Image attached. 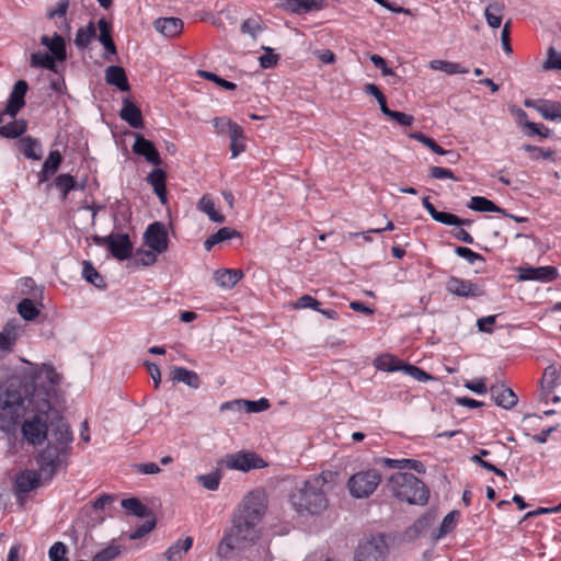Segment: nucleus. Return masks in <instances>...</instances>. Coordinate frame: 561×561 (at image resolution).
Listing matches in <instances>:
<instances>
[{
    "label": "nucleus",
    "mask_w": 561,
    "mask_h": 561,
    "mask_svg": "<svg viewBox=\"0 0 561 561\" xmlns=\"http://www.w3.org/2000/svg\"><path fill=\"white\" fill-rule=\"evenodd\" d=\"M62 375L49 364H28L23 378L13 377L0 385V430L10 432L20 419L22 437L33 446L47 442L39 451V476L50 480L66 461L73 440L65 419L50 417L51 400L57 397Z\"/></svg>",
    "instance_id": "obj_1"
},
{
    "label": "nucleus",
    "mask_w": 561,
    "mask_h": 561,
    "mask_svg": "<svg viewBox=\"0 0 561 561\" xmlns=\"http://www.w3.org/2000/svg\"><path fill=\"white\" fill-rule=\"evenodd\" d=\"M267 506L266 494L263 490L249 492L232 519V526L218 546V553L227 557L234 549H242L259 538L257 526Z\"/></svg>",
    "instance_id": "obj_2"
},
{
    "label": "nucleus",
    "mask_w": 561,
    "mask_h": 561,
    "mask_svg": "<svg viewBox=\"0 0 561 561\" xmlns=\"http://www.w3.org/2000/svg\"><path fill=\"white\" fill-rule=\"evenodd\" d=\"M335 477V472L323 471L297 484L289 495L291 507L301 516H314L325 512L329 507L325 486Z\"/></svg>",
    "instance_id": "obj_3"
},
{
    "label": "nucleus",
    "mask_w": 561,
    "mask_h": 561,
    "mask_svg": "<svg viewBox=\"0 0 561 561\" xmlns=\"http://www.w3.org/2000/svg\"><path fill=\"white\" fill-rule=\"evenodd\" d=\"M386 488L394 497L409 504L424 505L430 495L426 485L414 474L407 472L392 474L388 479Z\"/></svg>",
    "instance_id": "obj_4"
},
{
    "label": "nucleus",
    "mask_w": 561,
    "mask_h": 561,
    "mask_svg": "<svg viewBox=\"0 0 561 561\" xmlns=\"http://www.w3.org/2000/svg\"><path fill=\"white\" fill-rule=\"evenodd\" d=\"M381 482L377 470L359 471L351 476L347 481L350 494L355 499H366L371 495Z\"/></svg>",
    "instance_id": "obj_5"
},
{
    "label": "nucleus",
    "mask_w": 561,
    "mask_h": 561,
    "mask_svg": "<svg viewBox=\"0 0 561 561\" xmlns=\"http://www.w3.org/2000/svg\"><path fill=\"white\" fill-rule=\"evenodd\" d=\"M219 465L231 470L249 471L266 467L263 458L251 451H239L226 455Z\"/></svg>",
    "instance_id": "obj_6"
},
{
    "label": "nucleus",
    "mask_w": 561,
    "mask_h": 561,
    "mask_svg": "<svg viewBox=\"0 0 561 561\" xmlns=\"http://www.w3.org/2000/svg\"><path fill=\"white\" fill-rule=\"evenodd\" d=\"M387 545L381 537L359 542L355 550L354 561H385Z\"/></svg>",
    "instance_id": "obj_7"
},
{
    "label": "nucleus",
    "mask_w": 561,
    "mask_h": 561,
    "mask_svg": "<svg viewBox=\"0 0 561 561\" xmlns=\"http://www.w3.org/2000/svg\"><path fill=\"white\" fill-rule=\"evenodd\" d=\"M144 239L146 245L157 253H163L168 250V231L165 225L160 221H154L148 226L144 233Z\"/></svg>",
    "instance_id": "obj_8"
},
{
    "label": "nucleus",
    "mask_w": 561,
    "mask_h": 561,
    "mask_svg": "<svg viewBox=\"0 0 561 561\" xmlns=\"http://www.w3.org/2000/svg\"><path fill=\"white\" fill-rule=\"evenodd\" d=\"M28 85L24 80H19L14 83L13 89L10 93L7 106L1 113L3 115H9L11 117H15V115L24 107L25 105V94L27 92Z\"/></svg>",
    "instance_id": "obj_9"
},
{
    "label": "nucleus",
    "mask_w": 561,
    "mask_h": 561,
    "mask_svg": "<svg viewBox=\"0 0 561 561\" xmlns=\"http://www.w3.org/2000/svg\"><path fill=\"white\" fill-rule=\"evenodd\" d=\"M558 276V272L553 266H539V267H519L518 280H537L548 283Z\"/></svg>",
    "instance_id": "obj_10"
},
{
    "label": "nucleus",
    "mask_w": 561,
    "mask_h": 561,
    "mask_svg": "<svg viewBox=\"0 0 561 561\" xmlns=\"http://www.w3.org/2000/svg\"><path fill=\"white\" fill-rule=\"evenodd\" d=\"M107 249L115 259L124 261L131 255L133 244L127 234L112 233L110 234Z\"/></svg>",
    "instance_id": "obj_11"
},
{
    "label": "nucleus",
    "mask_w": 561,
    "mask_h": 561,
    "mask_svg": "<svg viewBox=\"0 0 561 561\" xmlns=\"http://www.w3.org/2000/svg\"><path fill=\"white\" fill-rule=\"evenodd\" d=\"M422 204L432 216V218L440 224L448 226H470L472 224L470 219H462L454 214L436 210L434 205L430 202L428 197H424L422 199Z\"/></svg>",
    "instance_id": "obj_12"
},
{
    "label": "nucleus",
    "mask_w": 561,
    "mask_h": 561,
    "mask_svg": "<svg viewBox=\"0 0 561 561\" xmlns=\"http://www.w3.org/2000/svg\"><path fill=\"white\" fill-rule=\"evenodd\" d=\"M135 137L136 140L133 145V151L136 154L144 156L146 160L153 165H160L162 161L153 144L144 138L140 134H136Z\"/></svg>",
    "instance_id": "obj_13"
},
{
    "label": "nucleus",
    "mask_w": 561,
    "mask_h": 561,
    "mask_svg": "<svg viewBox=\"0 0 561 561\" xmlns=\"http://www.w3.org/2000/svg\"><path fill=\"white\" fill-rule=\"evenodd\" d=\"M446 289L459 297H477L480 295L477 285L458 277H450L446 283Z\"/></svg>",
    "instance_id": "obj_14"
},
{
    "label": "nucleus",
    "mask_w": 561,
    "mask_h": 561,
    "mask_svg": "<svg viewBox=\"0 0 561 561\" xmlns=\"http://www.w3.org/2000/svg\"><path fill=\"white\" fill-rule=\"evenodd\" d=\"M169 377L174 383H184L193 389H198L201 387L202 380L199 376L193 371L188 370L185 367L173 366L170 369Z\"/></svg>",
    "instance_id": "obj_15"
},
{
    "label": "nucleus",
    "mask_w": 561,
    "mask_h": 561,
    "mask_svg": "<svg viewBox=\"0 0 561 561\" xmlns=\"http://www.w3.org/2000/svg\"><path fill=\"white\" fill-rule=\"evenodd\" d=\"M153 26L163 36L175 37L182 33L184 23L179 18H159L153 22Z\"/></svg>",
    "instance_id": "obj_16"
},
{
    "label": "nucleus",
    "mask_w": 561,
    "mask_h": 561,
    "mask_svg": "<svg viewBox=\"0 0 561 561\" xmlns=\"http://www.w3.org/2000/svg\"><path fill=\"white\" fill-rule=\"evenodd\" d=\"M242 277V271L237 268H224L214 273L217 285L226 290L232 289Z\"/></svg>",
    "instance_id": "obj_17"
},
{
    "label": "nucleus",
    "mask_w": 561,
    "mask_h": 561,
    "mask_svg": "<svg viewBox=\"0 0 561 561\" xmlns=\"http://www.w3.org/2000/svg\"><path fill=\"white\" fill-rule=\"evenodd\" d=\"M491 394L495 403L504 409H511L517 403V397L510 388L501 386H492Z\"/></svg>",
    "instance_id": "obj_18"
},
{
    "label": "nucleus",
    "mask_w": 561,
    "mask_h": 561,
    "mask_svg": "<svg viewBox=\"0 0 561 561\" xmlns=\"http://www.w3.org/2000/svg\"><path fill=\"white\" fill-rule=\"evenodd\" d=\"M119 115L122 119L127 122L134 128H141L144 126L140 110L128 99L124 100Z\"/></svg>",
    "instance_id": "obj_19"
},
{
    "label": "nucleus",
    "mask_w": 561,
    "mask_h": 561,
    "mask_svg": "<svg viewBox=\"0 0 561 561\" xmlns=\"http://www.w3.org/2000/svg\"><path fill=\"white\" fill-rule=\"evenodd\" d=\"M41 44L46 46L49 51L53 54L55 59L59 61H64L67 57L66 46L64 38L55 34L53 37H48L47 35H43L41 37Z\"/></svg>",
    "instance_id": "obj_20"
},
{
    "label": "nucleus",
    "mask_w": 561,
    "mask_h": 561,
    "mask_svg": "<svg viewBox=\"0 0 561 561\" xmlns=\"http://www.w3.org/2000/svg\"><path fill=\"white\" fill-rule=\"evenodd\" d=\"M105 81L111 85L117 87L122 91L129 90L126 72L121 66L107 67L105 70Z\"/></svg>",
    "instance_id": "obj_21"
},
{
    "label": "nucleus",
    "mask_w": 561,
    "mask_h": 561,
    "mask_svg": "<svg viewBox=\"0 0 561 561\" xmlns=\"http://www.w3.org/2000/svg\"><path fill=\"white\" fill-rule=\"evenodd\" d=\"M19 336V324L15 320L9 321L0 332V350L10 352Z\"/></svg>",
    "instance_id": "obj_22"
},
{
    "label": "nucleus",
    "mask_w": 561,
    "mask_h": 561,
    "mask_svg": "<svg viewBox=\"0 0 561 561\" xmlns=\"http://www.w3.org/2000/svg\"><path fill=\"white\" fill-rule=\"evenodd\" d=\"M98 28L100 31L99 41L104 46L106 54L104 56L105 59L110 60V55L116 54V46L112 39L111 35V25L105 19H100L98 22Z\"/></svg>",
    "instance_id": "obj_23"
},
{
    "label": "nucleus",
    "mask_w": 561,
    "mask_h": 561,
    "mask_svg": "<svg viewBox=\"0 0 561 561\" xmlns=\"http://www.w3.org/2000/svg\"><path fill=\"white\" fill-rule=\"evenodd\" d=\"M148 183L153 187L162 204L167 203L165 173L161 169H154L147 176Z\"/></svg>",
    "instance_id": "obj_24"
},
{
    "label": "nucleus",
    "mask_w": 561,
    "mask_h": 561,
    "mask_svg": "<svg viewBox=\"0 0 561 561\" xmlns=\"http://www.w3.org/2000/svg\"><path fill=\"white\" fill-rule=\"evenodd\" d=\"M504 9V3L500 1H491L486 5L484 15L490 27L497 28L501 26Z\"/></svg>",
    "instance_id": "obj_25"
},
{
    "label": "nucleus",
    "mask_w": 561,
    "mask_h": 561,
    "mask_svg": "<svg viewBox=\"0 0 561 561\" xmlns=\"http://www.w3.org/2000/svg\"><path fill=\"white\" fill-rule=\"evenodd\" d=\"M20 151L28 159L39 160L42 158V148L38 140L27 136L19 140Z\"/></svg>",
    "instance_id": "obj_26"
},
{
    "label": "nucleus",
    "mask_w": 561,
    "mask_h": 561,
    "mask_svg": "<svg viewBox=\"0 0 561 561\" xmlns=\"http://www.w3.org/2000/svg\"><path fill=\"white\" fill-rule=\"evenodd\" d=\"M15 484L19 492H30L38 486V474L34 471L26 470L16 477Z\"/></svg>",
    "instance_id": "obj_27"
},
{
    "label": "nucleus",
    "mask_w": 561,
    "mask_h": 561,
    "mask_svg": "<svg viewBox=\"0 0 561 561\" xmlns=\"http://www.w3.org/2000/svg\"><path fill=\"white\" fill-rule=\"evenodd\" d=\"M193 545L192 537H186L183 540H178L165 551V557L169 561H181L183 554L186 553Z\"/></svg>",
    "instance_id": "obj_28"
},
{
    "label": "nucleus",
    "mask_w": 561,
    "mask_h": 561,
    "mask_svg": "<svg viewBox=\"0 0 561 561\" xmlns=\"http://www.w3.org/2000/svg\"><path fill=\"white\" fill-rule=\"evenodd\" d=\"M61 161L62 157L60 152L57 150L51 151L43 164V169L39 173V181L44 182L49 175L54 174L58 170Z\"/></svg>",
    "instance_id": "obj_29"
},
{
    "label": "nucleus",
    "mask_w": 561,
    "mask_h": 561,
    "mask_svg": "<svg viewBox=\"0 0 561 561\" xmlns=\"http://www.w3.org/2000/svg\"><path fill=\"white\" fill-rule=\"evenodd\" d=\"M197 208L205 213L209 219L214 222H218V224H221L225 221V216L221 215L216 208H215V203L214 201L207 196V195H204L199 201H198V204H197Z\"/></svg>",
    "instance_id": "obj_30"
},
{
    "label": "nucleus",
    "mask_w": 561,
    "mask_h": 561,
    "mask_svg": "<svg viewBox=\"0 0 561 561\" xmlns=\"http://www.w3.org/2000/svg\"><path fill=\"white\" fill-rule=\"evenodd\" d=\"M27 128L24 119H14L5 125L0 126V136L5 138H18L22 136Z\"/></svg>",
    "instance_id": "obj_31"
},
{
    "label": "nucleus",
    "mask_w": 561,
    "mask_h": 561,
    "mask_svg": "<svg viewBox=\"0 0 561 561\" xmlns=\"http://www.w3.org/2000/svg\"><path fill=\"white\" fill-rule=\"evenodd\" d=\"M559 376L560 369L558 367H556L554 365L548 366L545 369L542 378L540 380L541 390L549 394L556 387Z\"/></svg>",
    "instance_id": "obj_32"
},
{
    "label": "nucleus",
    "mask_w": 561,
    "mask_h": 561,
    "mask_svg": "<svg viewBox=\"0 0 561 561\" xmlns=\"http://www.w3.org/2000/svg\"><path fill=\"white\" fill-rule=\"evenodd\" d=\"M96 28L93 22H90L87 26L80 27L77 31L75 44L78 48L84 49L89 46L91 41L95 37Z\"/></svg>",
    "instance_id": "obj_33"
},
{
    "label": "nucleus",
    "mask_w": 561,
    "mask_h": 561,
    "mask_svg": "<svg viewBox=\"0 0 561 561\" xmlns=\"http://www.w3.org/2000/svg\"><path fill=\"white\" fill-rule=\"evenodd\" d=\"M288 7L295 13L310 12L322 9L323 0H288Z\"/></svg>",
    "instance_id": "obj_34"
},
{
    "label": "nucleus",
    "mask_w": 561,
    "mask_h": 561,
    "mask_svg": "<svg viewBox=\"0 0 561 561\" xmlns=\"http://www.w3.org/2000/svg\"><path fill=\"white\" fill-rule=\"evenodd\" d=\"M430 67L433 70L444 71L447 75H456V73H468L469 69L462 67L460 64L451 62L447 60H432L430 62Z\"/></svg>",
    "instance_id": "obj_35"
},
{
    "label": "nucleus",
    "mask_w": 561,
    "mask_h": 561,
    "mask_svg": "<svg viewBox=\"0 0 561 561\" xmlns=\"http://www.w3.org/2000/svg\"><path fill=\"white\" fill-rule=\"evenodd\" d=\"M375 367L383 371L401 370L402 364L397 357L390 354H385L375 359Z\"/></svg>",
    "instance_id": "obj_36"
},
{
    "label": "nucleus",
    "mask_w": 561,
    "mask_h": 561,
    "mask_svg": "<svg viewBox=\"0 0 561 561\" xmlns=\"http://www.w3.org/2000/svg\"><path fill=\"white\" fill-rule=\"evenodd\" d=\"M228 134L231 140L230 149L232 158H236L239 153L245 150V145L243 144V129L241 126H232V130Z\"/></svg>",
    "instance_id": "obj_37"
},
{
    "label": "nucleus",
    "mask_w": 561,
    "mask_h": 561,
    "mask_svg": "<svg viewBox=\"0 0 561 561\" xmlns=\"http://www.w3.org/2000/svg\"><path fill=\"white\" fill-rule=\"evenodd\" d=\"M540 115L550 121L561 118V104L556 102H543L536 106Z\"/></svg>",
    "instance_id": "obj_38"
},
{
    "label": "nucleus",
    "mask_w": 561,
    "mask_h": 561,
    "mask_svg": "<svg viewBox=\"0 0 561 561\" xmlns=\"http://www.w3.org/2000/svg\"><path fill=\"white\" fill-rule=\"evenodd\" d=\"M469 208L476 211L502 213V209L497 207L492 201L481 196L471 197Z\"/></svg>",
    "instance_id": "obj_39"
},
{
    "label": "nucleus",
    "mask_w": 561,
    "mask_h": 561,
    "mask_svg": "<svg viewBox=\"0 0 561 561\" xmlns=\"http://www.w3.org/2000/svg\"><path fill=\"white\" fill-rule=\"evenodd\" d=\"M31 67H42L51 71H56L55 59L46 53H33L31 55Z\"/></svg>",
    "instance_id": "obj_40"
},
{
    "label": "nucleus",
    "mask_w": 561,
    "mask_h": 561,
    "mask_svg": "<svg viewBox=\"0 0 561 561\" xmlns=\"http://www.w3.org/2000/svg\"><path fill=\"white\" fill-rule=\"evenodd\" d=\"M122 506L129 513L138 516L145 517L148 515V508L141 504V502L136 497H129L122 501Z\"/></svg>",
    "instance_id": "obj_41"
},
{
    "label": "nucleus",
    "mask_w": 561,
    "mask_h": 561,
    "mask_svg": "<svg viewBox=\"0 0 561 561\" xmlns=\"http://www.w3.org/2000/svg\"><path fill=\"white\" fill-rule=\"evenodd\" d=\"M83 277L87 282L93 284L98 288H103L105 286L103 277L98 273V271L92 266L89 261L83 262Z\"/></svg>",
    "instance_id": "obj_42"
},
{
    "label": "nucleus",
    "mask_w": 561,
    "mask_h": 561,
    "mask_svg": "<svg viewBox=\"0 0 561 561\" xmlns=\"http://www.w3.org/2000/svg\"><path fill=\"white\" fill-rule=\"evenodd\" d=\"M220 479L221 473L218 470L196 477L197 482L210 491H216L219 488Z\"/></svg>",
    "instance_id": "obj_43"
},
{
    "label": "nucleus",
    "mask_w": 561,
    "mask_h": 561,
    "mask_svg": "<svg viewBox=\"0 0 561 561\" xmlns=\"http://www.w3.org/2000/svg\"><path fill=\"white\" fill-rule=\"evenodd\" d=\"M18 311H19L20 316L24 320H27V321L35 319L39 313L38 309L34 305V302L28 298L23 299L18 305Z\"/></svg>",
    "instance_id": "obj_44"
},
{
    "label": "nucleus",
    "mask_w": 561,
    "mask_h": 561,
    "mask_svg": "<svg viewBox=\"0 0 561 561\" xmlns=\"http://www.w3.org/2000/svg\"><path fill=\"white\" fill-rule=\"evenodd\" d=\"M458 516L459 513L457 511H453L444 517L437 535L438 538H442L454 530L457 525Z\"/></svg>",
    "instance_id": "obj_45"
},
{
    "label": "nucleus",
    "mask_w": 561,
    "mask_h": 561,
    "mask_svg": "<svg viewBox=\"0 0 561 561\" xmlns=\"http://www.w3.org/2000/svg\"><path fill=\"white\" fill-rule=\"evenodd\" d=\"M271 407L270 401L262 398L257 401L242 399V410L248 413H257L266 411Z\"/></svg>",
    "instance_id": "obj_46"
},
{
    "label": "nucleus",
    "mask_w": 561,
    "mask_h": 561,
    "mask_svg": "<svg viewBox=\"0 0 561 561\" xmlns=\"http://www.w3.org/2000/svg\"><path fill=\"white\" fill-rule=\"evenodd\" d=\"M75 179L70 174H60L55 180V185L62 193L64 198L75 188Z\"/></svg>",
    "instance_id": "obj_47"
},
{
    "label": "nucleus",
    "mask_w": 561,
    "mask_h": 561,
    "mask_svg": "<svg viewBox=\"0 0 561 561\" xmlns=\"http://www.w3.org/2000/svg\"><path fill=\"white\" fill-rule=\"evenodd\" d=\"M197 73L201 78L213 81L226 90H234L237 88V85L233 82L227 81V80L218 77L214 72L206 71V70H198Z\"/></svg>",
    "instance_id": "obj_48"
},
{
    "label": "nucleus",
    "mask_w": 561,
    "mask_h": 561,
    "mask_svg": "<svg viewBox=\"0 0 561 561\" xmlns=\"http://www.w3.org/2000/svg\"><path fill=\"white\" fill-rule=\"evenodd\" d=\"M121 553V548L118 546H107L106 548L99 551L92 561H113Z\"/></svg>",
    "instance_id": "obj_49"
},
{
    "label": "nucleus",
    "mask_w": 561,
    "mask_h": 561,
    "mask_svg": "<svg viewBox=\"0 0 561 561\" xmlns=\"http://www.w3.org/2000/svg\"><path fill=\"white\" fill-rule=\"evenodd\" d=\"M523 149L529 153V157L533 160L550 159L553 156V151L551 149H545L531 145H525L523 146Z\"/></svg>",
    "instance_id": "obj_50"
},
{
    "label": "nucleus",
    "mask_w": 561,
    "mask_h": 561,
    "mask_svg": "<svg viewBox=\"0 0 561 561\" xmlns=\"http://www.w3.org/2000/svg\"><path fill=\"white\" fill-rule=\"evenodd\" d=\"M262 49L265 54L259 58L261 67L265 69L274 67L277 64L279 56L274 54L273 49L270 47L263 46Z\"/></svg>",
    "instance_id": "obj_51"
},
{
    "label": "nucleus",
    "mask_w": 561,
    "mask_h": 561,
    "mask_svg": "<svg viewBox=\"0 0 561 561\" xmlns=\"http://www.w3.org/2000/svg\"><path fill=\"white\" fill-rule=\"evenodd\" d=\"M401 370H403L407 375L413 377L415 380H419V381H427V380L432 379V377L427 373H425L423 369H421L416 366L410 365V364L403 365Z\"/></svg>",
    "instance_id": "obj_52"
},
{
    "label": "nucleus",
    "mask_w": 561,
    "mask_h": 561,
    "mask_svg": "<svg viewBox=\"0 0 561 561\" xmlns=\"http://www.w3.org/2000/svg\"><path fill=\"white\" fill-rule=\"evenodd\" d=\"M543 68L561 70V53H558L553 47H550L548 51V58L543 64Z\"/></svg>",
    "instance_id": "obj_53"
},
{
    "label": "nucleus",
    "mask_w": 561,
    "mask_h": 561,
    "mask_svg": "<svg viewBox=\"0 0 561 561\" xmlns=\"http://www.w3.org/2000/svg\"><path fill=\"white\" fill-rule=\"evenodd\" d=\"M67 548L62 542H55L49 549L50 561H68L66 559Z\"/></svg>",
    "instance_id": "obj_54"
},
{
    "label": "nucleus",
    "mask_w": 561,
    "mask_h": 561,
    "mask_svg": "<svg viewBox=\"0 0 561 561\" xmlns=\"http://www.w3.org/2000/svg\"><path fill=\"white\" fill-rule=\"evenodd\" d=\"M156 526V522L153 519L146 520L144 524L138 526L133 533H130L129 538L131 540H137L149 534Z\"/></svg>",
    "instance_id": "obj_55"
},
{
    "label": "nucleus",
    "mask_w": 561,
    "mask_h": 561,
    "mask_svg": "<svg viewBox=\"0 0 561 561\" xmlns=\"http://www.w3.org/2000/svg\"><path fill=\"white\" fill-rule=\"evenodd\" d=\"M428 175L432 179H437V180L450 179L454 181H458V179L454 175V173L449 169H445L442 167H431L428 169Z\"/></svg>",
    "instance_id": "obj_56"
},
{
    "label": "nucleus",
    "mask_w": 561,
    "mask_h": 561,
    "mask_svg": "<svg viewBox=\"0 0 561 561\" xmlns=\"http://www.w3.org/2000/svg\"><path fill=\"white\" fill-rule=\"evenodd\" d=\"M293 306L295 309L311 308L319 310L320 302L310 295H304Z\"/></svg>",
    "instance_id": "obj_57"
},
{
    "label": "nucleus",
    "mask_w": 561,
    "mask_h": 561,
    "mask_svg": "<svg viewBox=\"0 0 561 561\" xmlns=\"http://www.w3.org/2000/svg\"><path fill=\"white\" fill-rule=\"evenodd\" d=\"M455 252L457 255L466 259L470 264H473L476 261H484L481 254L473 252L469 248L456 247Z\"/></svg>",
    "instance_id": "obj_58"
},
{
    "label": "nucleus",
    "mask_w": 561,
    "mask_h": 561,
    "mask_svg": "<svg viewBox=\"0 0 561 561\" xmlns=\"http://www.w3.org/2000/svg\"><path fill=\"white\" fill-rule=\"evenodd\" d=\"M213 125L218 134L230 133L232 126H239L226 117H217L213 121Z\"/></svg>",
    "instance_id": "obj_59"
},
{
    "label": "nucleus",
    "mask_w": 561,
    "mask_h": 561,
    "mask_svg": "<svg viewBox=\"0 0 561 561\" xmlns=\"http://www.w3.org/2000/svg\"><path fill=\"white\" fill-rule=\"evenodd\" d=\"M262 30L261 24L255 19H248L241 25V32L244 34H249L253 38L256 34Z\"/></svg>",
    "instance_id": "obj_60"
},
{
    "label": "nucleus",
    "mask_w": 561,
    "mask_h": 561,
    "mask_svg": "<svg viewBox=\"0 0 561 561\" xmlns=\"http://www.w3.org/2000/svg\"><path fill=\"white\" fill-rule=\"evenodd\" d=\"M69 7V0H59V2L56 4L55 9H51L47 12L48 19H54L56 16L64 18L67 13Z\"/></svg>",
    "instance_id": "obj_61"
},
{
    "label": "nucleus",
    "mask_w": 561,
    "mask_h": 561,
    "mask_svg": "<svg viewBox=\"0 0 561 561\" xmlns=\"http://www.w3.org/2000/svg\"><path fill=\"white\" fill-rule=\"evenodd\" d=\"M160 253H157L153 250L148 251H141L139 252V263L144 266H150L153 265L157 262L158 255Z\"/></svg>",
    "instance_id": "obj_62"
},
{
    "label": "nucleus",
    "mask_w": 561,
    "mask_h": 561,
    "mask_svg": "<svg viewBox=\"0 0 561 561\" xmlns=\"http://www.w3.org/2000/svg\"><path fill=\"white\" fill-rule=\"evenodd\" d=\"M234 237H239V232L229 227L220 228L216 233H214V239H216L218 243Z\"/></svg>",
    "instance_id": "obj_63"
},
{
    "label": "nucleus",
    "mask_w": 561,
    "mask_h": 561,
    "mask_svg": "<svg viewBox=\"0 0 561 561\" xmlns=\"http://www.w3.org/2000/svg\"><path fill=\"white\" fill-rule=\"evenodd\" d=\"M389 118L396 121L398 124L402 126H410L414 121L412 115L397 111H392V113L389 115Z\"/></svg>",
    "instance_id": "obj_64"
}]
</instances>
